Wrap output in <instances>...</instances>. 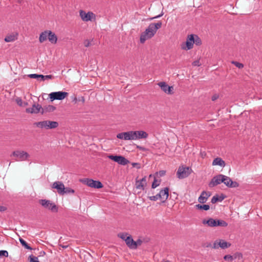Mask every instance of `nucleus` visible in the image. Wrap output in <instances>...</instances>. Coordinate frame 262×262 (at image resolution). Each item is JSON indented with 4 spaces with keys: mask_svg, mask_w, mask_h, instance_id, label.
I'll use <instances>...</instances> for the list:
<instances>
[{
    "mask_svg": "<svg viewBox=\"0 0 262 262\" xmlns=\"http://www.w3.org/2000/svg\"><path fill=\"white\" fill-rule=\"evenodd\" d=\"M162 25L161 21L150 24L145 31L141 33L140 38V42L143 43L146 40L152 37L157 30L161 28Z\"/></svg>",
    "mask_w": 262,
    "mask_h": 262,
    "instance_id": "f257e3e1",
    "label": "nucleus"
},
{
    "mask_svg": "<svg viewBox=\"0 0 262 262\" xmlns=\"http://www.w3.org/2000/svg\"><path fill=\"white\" fill-rule=\"evenodd\" d=\"M34 126L41 129H54L58 126V123L56 121L45 120L40 122H36L33 123Z\"/></svg>",
    "mask_w": 262,
    "mask_h": 262,
    "instance_id": "f03ea898",
    "label": "nucleus"
},
{
    "mask_svg": "<svg viewBox=\"0 0 262 262\" xmlns=\"http://www.w3.org/2000/svg\"><path fill=\"white\" fill-rule=\"evenodd\" d=\"M202 223L204 225H207L208 226L213 227L216 226L220 227H227L228 223L224 220L213 219L212 218H209L208 220H203Z\"/></svg>",
    "mask_w": 262,
    "mask_h": 262,
    "instance_id": "7ed1b4c3",
    "label": "nucleus"
},
{
    "mask_svg": "<svg viewBox=\"0 0 262 262\" xmlns=\"http://www.w3.org/2000/svg\"><path fill=\"white\" fill-rule=\"evenodd\" d=\"M11 156L14 157L15 160L16 161H27L30 158V155L27 152L20 150L14 151L12 153Z\"/></svg>",
    "mask_w": 262,
    "mask_h": 262,
    "instance_id": "20e7f679",
    "label": "nucleus"
},
{
    "mask_svg": "<svg viewBox=\"0 0 262 262\" xmlns=\"http://www.w3.org/2000/svg\"><path fill=\"white\" fill-rule=\"evenodd\" d=\"M192 172V170L189 167L181 166L178 169L177 176L179 179H182L188 177Z\"/></svg>",
    "mask_w": 262,
    "mask_h": 262,
    "instance_id": "39448f33",
    "label": "nucleus"
},
{
    "mask_svg": "<svg viewBox=\"0 0 262 262\" xmlns=\"http://www.w3.org/2000/svg\"><path fill=\"white\" fill-rule=\"evenodd\" d=\"M39 203L45 208L51 210L53 212H57L58 211V207L50 200L46 199H41L39 200Z\"/></svg>",
    "mask_w": 262,
    "mask_h": 262,
    "instance_id": "423d86ee",
    "label": "nucleus"
},
{
    "mask_svg": "<svg viewBox=\"0 0 262 262\" xmlns=\"http://www.w3.org/2000/svg\"><path fill=\"white\" fill-rule=\"evenodd\" d=\"M136 133L134 131L122 132L117 135V138L124 140H136Z\"/></svg>",
    "mask_w": 262,
    "mask_h": 262,
    "instance_id": "0eeeda50",
    "label": "nucleus"
},
{
    "mask_svg": "<svg viewBox=\"0 0 262 262\" xmlns=\"http://www.w3.org/2000/svg\"><path fill=\"white\" fill-rule=\"evenodd\" d=\"M68 95V93L66 92H52L49 94V98L51 101L55 100H61L64 99Z\"/></svg>",
    "mask_w": 262,
    "mask_h": 262,
    "instance_id": "6e6552de",
    "label": "nucleus"
},
{
    "mask_svg": "<svg viewBox=\"0 0 262 262\" xmlns=\"http://www.w3.org/2000/svg\"><path fill=\"white\" fill-rule=\"evenodd\" d=\"M107 157L110 159L122 165H126L129 162L127 159L122 156L111 155H108Z\"/></svg>",
    "mask_w": 262,
    "mask_h": 262,
    "instance_id": "1a4fd4ad",
    "label": "nucleus"
},
{
    "mask_svg": "<svg viewBox=\"0 0 262 262\" xmlns=\"http://www.w3.org/2000/svg\"><path fill=\"white\" fill-rule=\"evenodd\" d=\"M79 15L83 21H91L93 19H95L96 15L92 12H88L86 13L83 10H80Z\"/></svg>",
    "mask_w": 262,
    "mask_h": 262,
    "instance_id": "9d476101",
    "label": "nucleus"
},
{
    "mask_svg": "<svg viewBox=\"0 0 262 262\" xmlns=\"http://www.w3.org/2000/svg\"><path fill=\"white\" fill-rule=\"evenodd\" d=\"M224 181V175L219 174L214 177L211 181L209 183V186L210 187H213Z\"/></svg>",
    "mask_w": 262,
    "mask_h": 262,
    "instance_id": "9b49d317",
    "label": "nucleus"
},
{
    "mask_svg": "<svg viewBox=\"0 0 262 262\" xmlns=\"http://www.w3.org/2000/svg\"><path fill=\"white\" fill-rule=\"evenodd\" d=\"M84 182L89 187L95 188H101L103 187L102 184L99 181H95L92 179H86Z\"/></svg>",
    "mask_w": 262,
    "mask_h": 262,
    "instance_id": "f8f14e48",
    "label": "nucleus"
},
{
    "mask_svg": "<svg viewBox=\"0 0 262 262\" xmlns=\"http://www.w3.org/2000/svg\"><path fill=\"white\" fill-rule=\"evenodd\" d=\"M52 188L56 189L59 194H64L65 187L62 182L56 181L53 183L52 186Z\"/></svg>",
    "mask_w": 262,
    "mask_h": 262,
    "instance_id": "ddd939ff",
    "label": "nucleus"
},
{
    "mask_svg": "<svg viewBox=\"0 0 262 262\" xmlns=\"http://www.w3.org/2000/svg\"><path fill=\"white\" fill-rule=\"evenodd\" d=\"M158 85L161 88L162 90L167 94H173V88L172 86H169L165 82H160L158 83Z\"/></svg>",
    "mask_w": 262,
    "mask_h": 262,
    "instance_id": "4468645a",
    "label": "nucleus"
},
{
    "mask_svg": "<svg viewBox=\"0 0 262 262\" xmlns=\"http://www.w3.org/2000/svg\"><path fill=\"white\" fill-rule=\"evenodd\" d=\"M41 108H42L41 106L40 105H39V104H34L32 105V107L26 108V112L28 113L37 114V113H38L39 112H41Z\"/></svg>",
    "mask_w": 262,
    "mask_h": 262,
    "instance_id": "2eb2a0df",
    "label": "nucleus"
},
{
    "mask_svg": "<svg viewBox=\"0 0 262 262\" xmlns=\"http://www.w3.org/2000/svg\"><path fill=\"white\" fill-rule=\"evenodd\" d=\"M146 185V177L145 176L140 180L136 179L135 186L137 189L144 190L145 186Z\"/></svg>",
    "mask_w": 262,
    "mask_h": 262,
    "instance_id": "dca6fc26",
    "label": "nucleus"
},
{
    "mask_svg": "<svg viewBox=\"0 0 262 262\" xmlns=\"http://www.w3.org/2000/svg\"><path fill=\"white\" fill-rule=\"evenodd\" d=\"M168 188L166 187L164 188V189H162L158 194L160 199L162 200V202H165L167 199L168 197Z\"/></svg>",
    "mask_w": 262,
    "mask_h": 262,
    "instance_id": "f3484780",
    "label": "nucleus"
},
{
    "mask_svg": "<svg viewBox=\"0 0 262 262\" xmlns=\"http://www.w3.org/2000/svg\"><path fill=\"white\" fill-rule=\"evenodd\" d=\"M125 243L126 245L132 249H135L137 248V244L135 241H134L131 235H128L125 239Z\"/></svg>",
    "mask_w": 262,
    "mask_h": 262,
    "instance_id": "a211bd4d",
    "label": "nucleus"
},
{
    "mask_svg": "<svg viewBox=\"0 0 262 262\" xmlns=\"http://www.w3.org/2000/svg\"><path fill=\"white\" fill-rule=\"evenodd\" d=\"M210 192L203 191L198 198L199 202L201 204L206 203L208 198L210 196Z\"/></svg>",
    "mask_w": 262,
    "mask_h": 262,
    "instance_id": "6ab92c4d",
    "label": "nucleus"
},
{
    "mask_svg": "<svg viewBox=\"0 0 262 262\" xmlns=\"http://www.w3.org/2000/svg\"><path fill=\"white\" fill-rule=\"evenodd\" d=\"M194 42V35L193 34L188 35L186 42L187 50L192 49L193 48Z\"/></svg>",
    "mask_w": 262,
    "mask_h": 262,
    "instance_id": "aec40b11",
    "label": "nucleus"
},
{
    "mask_svg": "<svg viewBox=\"0 0 262 262\" xmlns=\"http://www.w3.org/2000/svg\"><path fill=\"white\" fill-rule=\"evenodd\" d=\"M134 132L136 133V140L146 139L148 136V134L143 130H136Z\"/></svg>",
    "mask_w": 262,
    "mask_h": 262,
    "instance_id": "412c9836",
    "label": "nucleus"
},
{
    "mask_svg": "<svg viewBox=\"0 0 262 262\" xmlns=\"http://www.w3.org/2000/svg\"><path fill=\"white\" fill-rule=\"evenodd\" d=\"M55 109L56 107L52 105L44 106L43 107H42L41 113L43 114L47 113L52 112L55 110Z\"/></svg>",
    "mask_w": 262,
    "mask_h": 262,
    "instance_id": "4be33fe9",
    "label": "nucleus"
},
{
    "mask_svg": "<svg viewBox=\"0 0 262 262\" xmlns=\"http://www.w3.org/2000/svg\"><path fill=\"white\" fill-rule=\"evenodd\" d=\"M48 39L52 43L55 44L57 41V37L56 34L51 31H49Z\"/></svg>",
    "mask_w": 262,
    "mask_h": 262,
    "instance_id": "5701e85b",
    "label": "nucleus"
},
{
    "mask_svg": "<svg viewBox=\"0 0 262 262\" xmlns=\"http://www.w3.org/2000/svg\"><path fill=\"white\" fill-rule=\"evenodd\" d=\"M213 165H219L221 167H225V162L221 158H215L212 162Z\"/></svg>",
    "mask_w": 262,
    "mask_h": 262,
    "instance_id": "b1692460",
    "label": "nucleus"
},
{
    "mask_svg": "<svg viewBox=\"0 0 262 262\" xmlns=\"http://www.w3.org/2000/svg\"><path fill=\"white\" fill-rule=\"evenodd\" d=\"M225 196L224 195H221V196H219L217 195H215L212 197L211 199V202L212 204H215L217 202H222L224 199Z\"/></svg>",
    "mask_w": 262,
    "mask_h": 262,
    "instance_id": "393cba45",
    "label": "nucleus"
},
{
    "mask_svg": "<svg viewBox=\"0 0 262 262\" xmlns=\"http://www.w3.org/2000/svg\"><path fill=\"white\" fill-rule=\"evenodd\" d=\"M48 33L49 31H45L40 34L39 40L40 42H43L47 40V38H48Z\"/></svg>",
    "mask_w": 262,
    "mask_h": 262,
    "instance_id": "a878e982",
    "label": "nucleus"
},
{
    "mask_svg": "<svg viewBox=\"0 0 262 262\" xmlns=\"http://www.w3.org/2000/svg\"><path fill=\"white\" fill-rule=\"evenodd\" d=\"M219 245L220 247L222 249H226L229 247L231 244L224 240L220 239L219 241Z\"/></svg>",
    "mask_w": 262,
    "mask_h": 262,
    "instance_id": "bb28decb",
    "label": "nucleus"
},
{
    "mask_svg": "<svg viewBox=\"0 0 262 262\" xmlns=\"http://www.w3.org/2000/svg\"><path fill=\"white\" fill-rule=\"evenodd\" d=\"M27 76L30 78H35L38 79V80H40V79H41V78L43 77V75H39L36 74H31L28 75Z\"/></svg>",
    "mask_w": 262,
    "mask_h": 262,
    "instance_id": "cd10ccee",
    "label": "nucleus"
},
{
    "mask_svg": "<svg viewBox=\"0 0 262 262\" xmlns=\"http://www.w3.org/2000/svg\"><path fill=\"white\" fill-rule=\"evenodd\" d=\"M195 207L198 209H203L204 210H208L210 208V206L208 205H201V204H197L195 205Z\"/></svg>",
    "mask_w": 262,
    "mask_h": 262,
    "instance_id": "c85d7f7f",
    "label": "nucleus"
},
{
    "mask_svg": "<svg viewBox=\"0 0 262 262\" xmlns=\"http://www.w3.org/2000/svg\"><path fill=\"white\" fill-rule=\"evenodd\" d=\"M19 241L20 244H21V245L23 247H24L26 249H27L29 250L32 249V248L30 246H29L28 243L25 240H24L23 238H19Z\"/></svg>",
    "mask_w": 262,
    "mask_h": 262,
    "instance_id": "c756f323",
    "label": "nucleus"
},
{
    "mask_svg": "<svg viewBox=\"0 0 262 262\" xmlns=\"http://www.w3.org/2000/svg\"><path fill=\"white\" fill-rule=\"evenodd\" d=\"M231 181H232V180L230 177L224 175V181L223 182V183H224L228 187H230V183H231Z\"/></svg>",
    "mask_w": 262,
    "mask_h": 262,
    "instance_id": "7c9ffc66",
    "label": "nucleus"
},
{
    "mask_svg": "<svg viewBox=\"0 0 262 262\" xmlns=\"http://www.w3.org/2000/svg\"><path fill=\"white\" fill-rule=\"evenodd\" d=\"M16 39V37L14 35H10L7 36L5 38V41L6 42H12L14 41Z\"/></svg>",
    "mask_w": 262,
    "mask_h": 262,
    "instance_id": "2f4dec72",
    "label": "nucleus"
},
{
    "mask_svg": "<svg viewBox=\"0 0 262 262\" xmlns=\"http://www.w3.org/2000/svg\"><path fill=\"white\" fill-rule=\"evenodd\" d=\"M194 43H195L197 46H200L202 44L201 39L197 36H194Z\"/></svg>",
    "mask_w": 262,
    "mask_h": 262,
    "instance_id": "473e14b6",
    "label": "nucleus"
},
{
    "mask_svg": "<svg viewBox=\"0 0 262 262\" xmlns=\"http://www.w3.org/2000/svg\"><path fill=\"white\" fill-rule=\"evenodd\" d=\"M15 101L17 103V104L20 106H22L24 105H24H27V103H25V102H23L21 99L20 98H17L15 100Z\"/></svg>",
    "mask_w": 262,
    "mask_h": 262,
    "instance_id": "72a5a7b5",
    "label": "nucleus"
},
{
    "mask_svg": "<svg viewBox=\"0 0 262 262\" xmlns=\"http://www.w3.org/2000/svg\"><path fill=\"white\" fill-rule=\"evenodd\" d=\"M127 233H120L118 234V236L125 242V239L128 236Z\"/></svg>",
    "mask_w": 262,
    "mask_h": 262,
    "instance_id": "f704fd0d",
    "label": "nucleus"
},
{
    "mask_svg": "<svg viewBox=\"0 0 262 262\" xmlns=\"http://www.w3.org/2000/svg\"><path fill=\"white\" fill-rule=\"evenodd\" d=\"M231 63L239 69H242L244 67V64L238 62L233 61Z\"/></svg>",
    "mask_w": 262,
    "mask_h": 262,
    "instance_id": "c9c22d12",
    "label": "nucleus"
},
{
    "mask_svg": "<svg viewBox=\"0 0 262 262\" xmlns=\"http://www.w3.org/2000/svg\"><path fill=\"white\" fill-rule=\"evenodd\" d=\"M75 192L74 190L69 187L65 188L64 194L68 193H74Z\"/></svg>",
    "mask_w": 262,
    "mask_h": 262,
    "instance_id": "e433bc0d",
    "label": "nucleus"
},
{
    "mask_svg": "<svg viewBox=\"0 0 262 262\" xmlns=\"http://www.w3.org/2000/svg\"><path fill=\"white\" fill-rule=\"evenodd\" d=\"M29 259L30 262H39L38 260V258L36 256H33L32 255L29 256Z\"/></svg>",
    "mask_w": 262,
    "mask_h": 262,
    "instance_id": "4c0bfd02",
    "label": "nucleus"
},
{
    "mask_svg": "<svg viewBox=\"0 0 262 262\" xmlns=\"http://www.w3.org/2000/svg\"><path fill=\"white\" fill-rule=\"evenodd\" d=\"M160 185V182H158L156 179L155 178L154 181L152 183L151 187L154 189Z\"/></svg>",
    "mask_w": 262,
    "mask_h": 262,
    "instance_id": "58836bf2",
    "label": "nucleus"
},
{
    "mask_svg": "<svg viewBox=\"0 0 262 262\" xmlns=\"http://www.w3.org/2000/svg\"><path fill=\"white\" fill-rule=\"evenodd\" d=\"M230 186L229 188H236L239 186V184L235 181H231V183H230Z\"/></svg>",
    "mask_w": 262,
    "mask_h": 262,
    "instance_id": "ea45409f",
    "label": "nucleus"
},
{
    "mask_svg": "<svg viewBox=\"0 0 262 262\" xmlns=\"http://www.w3.org/2000/svg\"><path fill=\"white\" fill-rule=\"evenodd\" d=\"M2 256L8 257V252L6 250H1L0 251V257Z\"/></svg>",
    "mask_w": 262,
    "mask_h": 262,
    "instance_id": "a19ab883",
    "label": "nucleus"
},
{
    "mask_svg": "<svg viewBox=\"0 0 262 262\" xmlns=\"http://www.w3.org/2000/svg\"><path fill=\"white\" fill-rule=\"evenodd\" d=\"M224 259L225 260H228V261H231L233 259L232 256H231L230 255H225L224 257Z\"/></svg>",
    "mask_w": 262,
    "mask_h": 262,
    "instance_id": "79ce46f5",
    "label": "nucleus"
},
{
    "mask_svg": "<svg viewBox=\"0 0 262 262\" xmlns=\"http://www.w3.org/2000/svg\"><path fill=\"white\" fill-rule=\"evenodd\" d=\"M148 198L150 200L154 201H156L157 200L160 199L158 194L156 195L149 196Z\"/></svg>",
    "mask_w": 262,
    "mask_h": 262,
    "instance_id": "37998d69",
    "label": "nucleus"
},
{
    "mask_svg": "<svg viewBox=\"0 0 262 262\" xmlns=\"http://www.w3.org/2000/svg\"><path fill=\"white\" fill-rule=\"evenodd\" d=\"M53 76L51 75H43V77L41 78V79H40V81H44L45 79H52Z\"/></svg>",
    "mask_w": 262,
    "mask_h": 262,
    "instance_id": "c03bdc74",
    "label": "nucleus"
},
{
    "mask_svg": "<svg viewBox=\"0 0 262 262\" xmlns=\"http://www.w3.org/2000/svg\"><path fill=\"white\" fill-rule=\"evenodd\" d=\"M219 247H220V246L219 245V241L216 240L214 242L213 245L212 246V248L213 249H218Z\"/></svg>",
    "mask_w": 262,
    "mask_h": 262,
    "instance_id": "a18cd8bd",
    "label": "nucleus"
},
{
    "mask_svg": "<svg viewBox=\"0 0 262 262\" xmlns=\"http://www.w3.org/2000/svg\"><path fill=\"white\" fill-rule=\"evenodd\" d=\"M84 45L85 47H89L91 45V41L88 39L85 40L84 41Z\"/></svg>",
    "mask_w": 262,
    "mask_h": 262,
    "instance_id": "49530a36",
    "label": "nucleus"
},
{
    "mask_svg": "<svg viewBox=\"0 0 262 262\" xmlns=\"http://www.w3.org/2000/svg\"><path fill=\"white\" fill-rule=\"evenodd\" d=\"M192 64L193 66H197V67H199L201 65V64L200 63V61L199 60L194 61L192 62Z\"/></svg>",
    "mask_w": 262,
    "mask_h": 262,
    "instance_id": "de8ad7c7",
    "label": "nucleus"
},
{
    "mask_svg": "<svg viewBox=\"0 0 262 262\" xmlns=\"http://www.w3.org/2000/svg\"><path fill=\"white\" fill-rule=\"evenodd\" d=\"M203 246L206 248L212 247V244L210 243H207L204 244Z\"/></svg>",
    "mask_w": 262,
    "mask_h": 262,
    "instance_id": "09e8293b",
    "label": "nucleus"
},
{
    "mask_svg": "<svg viewBox=\"0 0 262 262\" xmlns=\"http://www.w3.org/2000/svg\"><path fill=\"white\" fill-rule=\"evenodd\" d=\"M136 244H137V247L138 246H140L141 245L142 242L141 239H139L136 242L135 241Z\"/></svg>",
    "mask_w": 262,
    "mask_h": 262,
    "instance_id": "8fccbe9b",
    "label": "nucleus"
},
{
    "mask_svg": "<svg viewBox=\"0 0 262 262\" xmlns=\"http://www.w3.org/2000/svg\"><path fill=\"white\" fill-rule=\"evenodd\" d=\"M132 165L134 167H137V168H140V164L139 163H133L132 164Z\"/></svg>",
    "mask_w": 262,
    "mask_h": 262,
    "instance_id": "3c124183",
    "label": "nucleus"
},
{
    "mask_svg": "<svg viewBox=\"0 0 262 262\" xmlns=\"http://www.w3.org/2000/svg\"><path fill=\"white\" fill-rule=\"evenodd\" d=\"M219 97V96L217 95H213L212 97V101H215Z\"/></svg>",
    "mask_w": 262,
    "mask_h": 262,
    "instance_id": "603ef678",
    "label": "nucleus"
},
{
    "mask_svg": "<svg viewBox=\"0 0 262 262\" xmlns=\"http://www.w3.org/2000/svg\"><path fill=\"white\" fill-rule=\"evenodd\" d=\"M165 171L164 170H161L159 171V174L160 176H163L165 175Z\"/></svg>",
    "mask_w": 262,
    "mask_h": 262,
    "instance_id": "864d4df0",
    "label": "nucleus"
},
{
    "mask_svg": "<svg viewBox=\"0 0 262 262\" xmlns=\"http://www.w3.org/2000/svg\"><path fill=\"white\" fill-rule=\"evenodd\" d=\"M72 100H73V102H74L75 104L76 103V102L77 101V97L75 96H74L72 97Z\"/></svg>",
    "mask_w": 262,
    "mask_h": 262,
    "instance_id": "5fc2aeb1",
    "label": "nucleus"
},
{
    "mask_svg": "<svg viewBox=\"0 0 262 262\" xmlns=\"http://www.w3.org/2000/svg\"><path fill=\"white\" fill-rule=\"evenodd\" d=\"M162 15H163V13H161V14H160L159 15H157L156 16H155L154 17L151 18L150 19H153L157 18H159V17L162 16Z\"/></svg>",
    "mask_w": 262,
    "mask_h": 262,
    "instance_id": "6e6d98bb",
    "label": "nucleus"
},
{
    "mask_svg": "<svg viewBox=\"0 0 262 262\" xmlns=\"http://www.w3.org/2000/svg\"><path fill=\"white\" fill-rule=\"evenodd\" d=\"M60 246L62 247L63 248H64V249H66L68 247V245H60Z\"/></svg>",
    "mask_w": 262,
    "mask_h": 262,
    "instance_id": "4d7b16f0",
    "label": "nucleus"
},
{
    "mask_svg": "<svg viewBox=\"0 0 262 262\" xmlns=\"http://www.w3.org/2000/svg\"><path fill=\"white\" fill-rule=\"evenodd\" d=\"M137 148L139 149H141V150H143L144 149V147H141L140 146H137Z\"/></svg>",
    "mask_w": 262,
    "mask_h": 262,
    "instance_id": "13d9d810",
    "label": "nucleus"
},
{
    "mask_svg": "<svg viewBox=\"0 0 262 262\" xmlns=\"http://www.w3.org/2000/svg\"><path fill=\"white\" fill-rule=\"evenodd\" d=\"M5 210V208L4 207H1L0 208V211H3Z\"/></svg>",
    "mask_w": 262,
    "mask_h": 262,
    "instance_id": "bf43d9fd",
    "label": "nucleus"
},
{
    "mask_svg": "<svg viewBox=\"0 0 262 262\" xmlns=\"http://www.w3.org/2000/svg\"><path fill=\"white\" fill-rule=\"evenodd\" d=\"M81 100L82 101V103H84V97H82L81 99Z\"/></svg>",
    "mask_w": 262,
    "mask_h": 262,
    "instance_id": "052dcab7",
    "label": "nucleus"
},
{
    "mask_svg": "<svg viewBox=\"0 0 262 262\" xmlns=\"http://www.w3.org/2000/svg\"><path fill=\"white\" fill-rule=\"evenodd\" d=\"M46 253L44 251H41L40 252V254L41 255H45Z\"/></svg>",
    "mask_w": 262,
    "mask_h": 262,
    "instance_id": "680f3d73",
    "label": "nucleus"
},
{
    "mask_svg": "<svg viewBox=\"0 0 262 262\" xmlns=\"http://www.w3.org/2000/svg\"><path fill=\"white\" fill-rule=\"evenodd\" d=\"M152 177V174H150L149 177Z\"/></svg>",
    "mask_w": 262,
    "mask_h": 262,
    "instance_id": "e2e57ef3",
    "label": "nucleus"
},
{
    "mask_svg": "<svg viewBox=\"0 0 262 262\" xmlns=\"http://www.w3.org/2000/svg\"><path fill=\"white\" fill-rule=\"evenodd\" d=\"M165 262H170L169 260H166Z\"/></svg>",
    "mask_w": 262,
    "mask_h": 262,
    "instance_id": "0e129e2a",
    "label": "nucleus"
}]
</instances>
